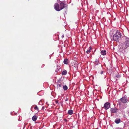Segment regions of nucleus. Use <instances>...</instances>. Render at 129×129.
I'll list each match as a JSON object with an SVG mask.
<instances>
[{"instance_id":"21","label":"nucleus","mask_w":129,"mask_h":129,"mask_svg":"<svg viewBox=\"0 0 129 129\" xmlns=\"http://www.w3.org/2000/svg\"><path fill=\"white\" fill-rule=\"evenodd\" d=\"M62 37H64V36L63 35H62Z\"/></svg>"},{"instance_id":"19","label":"nucleus","mask_w":129,"mask_h":129,"mask_svg":"<svg viewBox=\"0 0 129 129\" xmlns=\"http://www.w3.org/2000/svg\"><path fill=\"white\" fill-rule=\"evenodd\" d=\"M58 70H56V72H58Z\"/></svg>"},{"instance_id":"1","label":"nucleus","mask_w":129,"mask_h":129,"mask_svg":"<svg viewBox=\"0 0 129 129\" xmlns=\"http://www.w3.org/2000/svg\"><path fill=\"white\" fill-rule=\"evenodd\" d=\"M121 47L123 49H126L129 47V38L127 37H122L121 39Z\"/></svg>"},{"instance_id":"5","label":"nucleus","mask_w":129,"mask_h":129,"mask_svg":"<svg viewBox=\"0 0 129 129\" xmlns=\"http://www.w3.org/2000/svg\"><path fill=\"white\" fill-rule=\"evenodd\" d=\"M110 104L109 103L106 102L104 104V108L106 110H107L110 108Z\"/></svg>"},{"instance_id":"12","label":"nucleus","mask_w":129,"mask_h":129,"mask_svg":"<svg viewBox=\"0 0 129 129\" xmlns=\"http://www.w3.org/2000/svg\"><path fill=\"white\" fill-rule=\"evenodd\" d=\"M67 73V71L66 70H64L62 71V74L63 75H66Z\"/></svg>"},{"instance_id":"11","label":"nucleus","mask_w":129,"mask_h":129,"mask_svg":"<svg viewBox=\"0 0 129 129\" xmlns=\"http://www.w3.org/2000/svg\"><path fill=\"white\" fill-rule=\"evenodd\" d=\"M73 113V111L72 110H69L68 111V114L70 115H71Z\"/></svg>"},{"instance_id":"7","label":"nucleus","mask_w":129,"mask_h":129,"mask_svg":"<svg viewBox=\"0 0 129 129\" xmlns=\"http://www.w3.org/2000/svg\"><path fill=\"white\" fill-rule=\"evenodd\" d=\"M101 53L102 55H104L106 54V51L105 50H103L101 51Z\"/></svg>"},{"instance_id":"15","label":"nucleus","mask_w":129,"mask_h":129,"mask_svg":"<svg viewBox=\"0 0 129 129\" xmlns=\"http://www.w3.org/2000/svg\"><path fill=\"white\" fill-rule=\"evenodd\" d=\"M34 109L36 110H37V111H38L39 110V109L38 107H37V106L36 105L35 106V107L34 108Z\"/></svg>"},{"instance_id":"8","label":"nucleus","mask_w":129,"mask_h":129,"mask_svg":"<svg viewBox=\"0 0 129 129\" xmlns=\"http://www.w3.org/2000/svg\"><path fill=\"white\" fill-rule=\"evenodd\" d=\"M115 122L116 123L118 124L120 122L121 120L120 119L116 118L115 120Z\"/></svg>"},{"instance_id":"14","label":"nucleus","mask_w":129,"mask_h":129,"mask_svg":"<svg viewBox=\"0 0 129 129\" xmlns=\"http://www.w3.org/2000/svg\"><path fill=\"white\" fill-rule=\"evenodd\" d=\"M63 88L64 90H66L68 89V87L66 85H64L63 86Z\"/></svg>"},{"instance_id":"18","label":"nucleus","mask_w":129,"mask_h":129,"mask_svg":"<svg viewBox=\"0 0 129 129\" xmlns=\"http://www.w3.org/2000/svg\"><path fill=\"white\" fill-rule=\"evenodd\" d=\"M27 124V123H24V126H25V125H26Z\"/></svg>"},{"instance_id":"2","label":"nucleus","mask_w":129,"mask_h":129,"mask_svg":"<svg viewBox=\"0 0 129 129\" xmlns=\"http://www.w3.org/2000/svg\"><path fill=\"white\" fill-rule=\"evenodd\" d=\"M65 7V4L63 2H61L59 5L58 3H56L54 5L55 9L57 11L62 10Z\"/></svg>"},{"instance_id":"3","label":"nucleus","mask_w":129,"mask_h":129,"mask_svg":"<svg viewBox=\"0 0 129 129\" xmlns=\"http://www.w3.org/2000/svg\"><path fill=\"white\" fill-rule=\"evenodd\" d=\"M121 36V34L118 31H117L115 34L113 36V40L115 41H118Z\"/></svg>"},{"instance_id":"16","label":"nucleus","mask_w":129,"mask_h":129,"mask_svg":"<svg viewBox=\"0 0 129 129\" xmlns=\"http://www.w3.org/2000/svg\"><path fill=\"white\" fill-rule=\"evenodd\" d=\"M62 84H58L57 85V86H59V87H61L62 86Z\"/></svg>"},{"instance_id":"10","label":"nucleus","mask_w":129,"mask_h":129,"mask_svg":"<svg viewBox=\"0 0 129 129\" xmlns=\"http://www.w3.org/2000/svg\"><path fill=\"white\" fill-rule=\"evenodd\" d=\"M37 117L36 116L34 115L33 116L32 119L34 121H35L37 119Z\"/></svg>"},{"instance_id":"20","label":"nucleus","mask_w":129,"mask_h":129,"mask_svg":"<svg viewBox=\"0 0 129 129\" xmlns=\"http://www.w3.org/2000/svg\"><path fill=\"white\" fill-rule=\"evenodd\" d=\"M117 129H121L120 128H117Z\"/></svg>"},{"instance_id":"22","label":"nucleus","mask_w":129,"mask_h":129,"mask_svg":"<svg viewBox=\"0 0 129 129\" xmlns=\"http://www.w3.org/2000/svg\"><path fill=\"white\" fill-rule=\"evenodd\" d=\"M44 109V108H42V109Z\"/></svg>"},{"instance_id":"13","label":"nucleus","mask_w":129,"mask_h":129,"mask_svg":"<svg viewBox=\"0 0 129 129\" xmlns=\"http://www.w3.org/2000/svg\"><path fill=\"white\" fill-rule=\"evenodd\" d=\"M89 49L88 50L86 51V52L87 54H88V53H89L90 52H91L90 50L92 49L91 47H89Z\"/></svg>"},{"instance_id":"9","label":"nucleus","mask_w":129,"mask_h":129,"mask_svg":"<svg viewBox=\"0 0 129 129\" xmlns=\"http://www.w3.org/2000/svg\"><path fill=\"white\" fill-rule=\"evenodd\" d=\"M63 62L65 64H67L69 62V60L67 58L65 59L64 60Z\"/></svg>"},{"instance_id":"4","label":"nucleus","mask_w":129,"mask_h":129,"mask_svg":"<svg viewBox=\"0 0 129 129\" xmlns=\"http://www.w3.org/2000/svg\"><path fill=\"white\" fill-rule=\"evenodd\" d=\"M121 102L123 103H126L128 101V99L126 96H124L122 97L120 99Z\"/></svg>"},{"instance_id":"23","label":"nucleus","mask_w":129,"mask_h":129,"mask_svg":"<svg viewBox=\"0 0 129 129\" xmlns=\"http://www.w3.org/2000/svg\"><path fill=\"white\" fill-rule=\"evenodd\" d=\"M44 109V108H42V109Z\"/></svg>"},{"instance_id":"17","label":"nucleus","mask_w":129,"mask_h":129,"mask_svg":"<svg viewBox=\"0 0 129 129\" xmlns=\"http://www.w3.org/2000/svg\"><path fill=\"white\" fill-rule=\"evenodd\" d=\"M103 72L102 71H101L100 73L101 74H103Z\"/></svg>"},{"instance_id":"24","label":"nucleus","mask_w":129,"mask_h":129,"mask_svg":"<svg viewBox=\"0 0 129 129\" xmlns=\"http://www.w3.org/2000/svg\"><path fill=\"white\" fill-rule=\"evenodd\" d=\"M96 60L98 61V60Z\"/></svg>"},{"instance_id":"6","label":"nucleus","mask_w":129,"mask_h":129,"mask_svg":"<svg viewBox=\"0 0 129 129\" xmlns=\"http://www.w3.org/2000/svg\"><path fill=\"white\" fill-rule=\"evenodd\" d=\"M118 110V109L116 108H111L110 109V111L112 113H116Z\"/></svg>"}]
</instances>
